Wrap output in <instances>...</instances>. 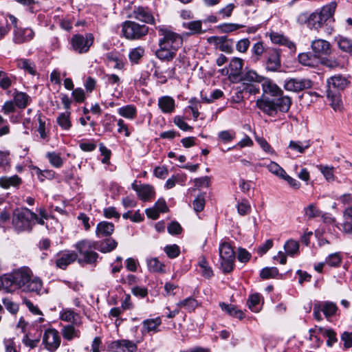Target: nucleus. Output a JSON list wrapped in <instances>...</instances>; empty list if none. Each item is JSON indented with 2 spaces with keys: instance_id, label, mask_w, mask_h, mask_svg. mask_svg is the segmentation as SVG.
Returning a JSON list of instances; mask_svg holds the SVG:
<instances>
[{
  "instance_id": "obj_1",
  "label": "nucleus",
  "mask_w": 352,
  "mask_h": 352,
  "mask_svg": "<svg viewBox=\"0 0 352 352\" xmlns=\"http://www.w3.org/2000/svg\"><path fill=\"white\" fill-rule=\"evenodd\" d=\"M336 6V3L333 1L324 6L320 11L300 12L297 16L296 21L300 25H306L311 30L319 31L333 19Z\"/></svg>"
},
{
  "instance_id": "obj_2",
  "label": "nucleus",
  "mask_w": 352,
  "mask_h": 352,
  "mask_svg": "<svg viewBox=\"0 0 352 352\" xmlns=\"http://www.w3.org/2000/svg\"><path fill=\"white\" fill-rule=\"evenodd\" d=\"M292 100L289 96H282L276 100H270L269 98H261L256 100L257 107L263 113L273 116L276 115L278 111L286 113L291 107Z\"/></svg>"
},
{
  "instance_id": "obj_3",
  "label": "nucleus",
  "mask_w": 352,
  "mask_h": 352,
  "mask_svg": "<svg viewBox=\"0 0 352 352\" xmlns=\"http://www.w3.org/2000/svg\"><path fill=\"white\" fill-rule=\"evenodd\" d=\"M36 217V213L28 208L17 209L13 212L12 223L18 232L30 231L34 225L32 223V217Z\"/></svg>"
},
{
  "instance_id": "obj_4",
  "label": "nucleus",
  "mask_w": 352,
  "mask_h": 352,
  "mask_svg": "<svg viewBox=\"0 0 352 352\" xmlns=\"http://www.w3.org/2000/svg\"><path fill=\"white\" fill-rule=\"evenodd\" d=\"M220 267L224 273L230 272L234 268L235 252L232 245L226 242H221L219 248Z\"/></svg>"
},
{
  "instance_id": "obj_5",
  "label": "nucleus",
  "mask_w": 352,
  "mask_h": 352,
  "mask_svg": "<svg viewBox=\"0 0 352 352\" xmlns=\"http://www.w3.org/2000/svg\"><path fill=\"white\" fill-rule=\"evenodd\" d=\"M158 30L160 35L162 36L159 41L167 46V47L172 51L176 52L178 49L182 46L183 39L179 34L164 27H160Z\"/></svg>"
},
{
  "instance_id": "obj_6",
  "label": "nucleus",
  "mask_w": 352,
  "mask_h": 352,
  "mask_svg": "<svg viewBox=\"0 0 352 352\" xmlns=\"http://www.w3.org/2000/svg\"><path fill=\"white\" fill-rule=\"evenodd\" d=\"M148 32V28L146 25H140L134 21H125L122 25V32L128 39H139L146 35Z\"/></svg>"
},
{
  "instance_id": "obj_7",
  "label": "nucleus",
  "mask_w": 352,
  "mask_h": 352,
  "mask_svg": "<svg viewBox=\"0 0 352 352\" xmlns=\"http://www.w3.org/2000/svg\"><path fill=\"white\" fill-rule=\"evenodd\" d=\"M76 249L83 256L84 261L87 264H94L97 261L98 254L91 250L94 248V243L90 241H81L76 243Z\"/></svg>"
},
{
  "instance_id": "obj_8",
  "label": "nucleus",
  "mask_w": 352,
  "mask_h": 352,
  "mask_svg": "<svg viewBox=\"0 0 352 352\" xmlns=\"http://www.w3.org/2000/svg\"><path fill=\"white\" fill-rule=\"evenodd\" d=\"M93 42L94 36L91 34H87L85 36L77 34L74 36L72 39V47L78 53H85L88 52Z\"/></svg>"
},
{
  "instance_id": "obj_9",
  "label": "nucleus",
  "mask_w": 352,
  "mask_h": 352,
  "mask_svg": "<svg viewBox=\"0 0 352 352\" xmlns=\"http://www.w3.org/2000/svg\"><path fill=\"white\" fill-rule=\"evenodd\" d=\"M43 342L48 351H55L60 344V338L58 331L52 329L46 330L43 336Z\"/></svg>"
},
{
  "instance_id": "obj_10",
  "label": "nucleus",
  "mask_w": 352,
  "mask_h": 352,
  "mask_svg": "<svg viewBox=\"0 0 352 352\" xmlns=\"http://www.w3.org/2000/svg\"><path fill=\"white\" fill-rule=\"evenodd\" d=\"M312 82L307 78H296L288 80L285 84V88L294 92L300 91L312 87Z\"/></svg>"
},
{
  "instance_id": "obj_11",
  "label": "nucleus",
  "mask_w": 352,
  "mask_h": 352,
  "mask_svg": "<svg viewBox=\"0 0 352 352\" xmlns=\"http://www.w3.org/2000/svg\"><path fill=\"white\" fill-rule=\"evenodd\" d=\"M265 62L266 69L270 72H277L281 67L280 52L276 48L270 49L267 52Z\"/></svg>"
},
{
  "instance_id": "obj_12",
  "label": "nucleus",
  "mask_w": 352,
  "mask_h": 352,
  "mask_svg": "<svg viewBox=\"0 0 352 352\" xmlns=\"http://www.w3.org/2000/svg\"><path fill=\"white\" fill-rule=\"evenodd\" d=\"M78 255L74 252L69 250L58 252L55 258V263L57 267L65 270L69 265L74 262Z\"/></svg>"
},
{
  "instance_id": "obj_13",
  "label": "nucleus",
  "mask_w": 352,
  "mask_h": 352,
  "mask_svg": "<svg viewBox=\"0 0 352 352\" xmlns=\"http://www.w3.org/2000/svg\"><path fill=\"white\" fill-rule=\"evenodd\" d=\"M34 36V32L32 29L19 28L14 29L12 41L16 44H22L29 42Z\"/></svg>"
},
{
  "instance_id": "obj_14",
  "label": "nucleus",
  "mask_w": 352,
  "mask_h": 352,
  "mask_svg": "<svg viewBox=\"0 0 352 352\" xmlns=\"http://www.w3.org/2000/svg\"><path fill=\"white\" fill-rule=\"evenodd\" d=\"M243 63V60L239 58H233L229 64L228 73L229 78L232 81H237L242 74Z\"/></svg>"
},
{
  "instance_id": "obj_15",
  "label": "nucleus",
  "mask_w": 352,
  "mask_h": 352,
  "mask_svg": "<svg viewBox=\"0 0 352 352\" xmlns=\"http://www.w3.org/2000/svg\"><path fill=\"white\" fill-rule=\"evenodd\" d=\"M311 47L317 57L322 55H328L331 52L330 43L327 41L321 38L313 41Z\"/></svg>"
},
{
  "instance_id": "obj_16",
  "label": "nucleus",
  "mask_w": 352,
  "mask_h": 352,
  "mask_svg": "<svg viewBox=\"0 0 352 352\" xmlns=\"http://www.w3.org/2000/svg\"><path fill=\"white\" fill-rule=\"evenodd\" d=\"M12 274L16 288L23 289L31 276V271L28 268H21Z\"/></svg>"
},
{
  "instance_id": "obj_17",
  "label": "nucleus",
  "mask_w": 352,
  "mask_h": 352,
  "mask_svg": "<svg viewBox=\"0 0 352 352\" xmlns=\"http://www.w3.org/2000/svg\"><path fill=\"white\" fill-rule=\"evenodd\" d=\"M342 222L337 227L344 233L352 235V206L347 207L343 211Z\"/></svg>"
},
{
  "instance_id": "obj_18",
  "label": "nucleus",
  "mask_w": 352,
  "mask_h": 352,
  "mask_svg": "<svg viewBox=\"0 0 352 352\" xmlns=\"http://www.w3.org/2000/svg\"><path fill=\"white\" fill-rule=\"evenodd\" d=\"M111 349L116 352H135L137 350V345L132 341L121 340L113 342Z\"/></svg>"
},
{
  "instance_id": "obj_19",
  "label": "nucleus",
  "mask_w": 352,
  "mask_h": 352,
  "mask_svg": "<svg viewBox=\"0 0 352 352\" xmlns=\"http://www.w3.org/2000/svg\"><path fill=\"white\" fill-rule=\"evenodd\" d=\"M94 243V249H96L102 253L111 252L118 246V242L112 238H107L104 240L95 242Z\"/></svg>"
},
{
  "instance_id": "obj_20",
  "label": "nucleus",
  "mask_w": 352,
  "mask_h": 352,
  "mask_svg": "<svg viewBox=\"0 0 352 352\" xmlns=\"http://www.w3.org/2000/svg\"><path fill=\"white\" fill-rule=\"evenodd\" d=\"M133 16L146 23H154V17L147 8L139 6L133 11Z\"/></svg>"
},
{
  "instance_id": "obj_21",
  "label": "nucleus",
  "mask_w": 352,
  "mask_h": 352,
  "mask_svg": "<svg viewBox=\"0 0 352 352\" xmlns=\"http://www.w3.org/2000/svg\"><path fill=\"white\" fill-rule=\"evenodd\" d=\"M270 38L272 42L274 44L286 46L292 52H294L296 50V46L294 43L289 40V38L285 36L283 34L272 32L270 34Z\"/></svg>"
},
{
  "instance_id": "obj_22",
  "label": "nucleus",
  "mask_w": 352,
  "mask_h": 352,
  "mask_svg": "<svg viewBox=\"0 0 352 352\" xmlns=\"http://www.w3.org/2000/svg\"><path fill=\"white\" fill-rule=\"evenodd\" d=\"M348 85V80L341 75H336L327 80L328 89L336 91L344 89Z\"/></svg>"
},
{
  "instance_id": "obj_23",
  "label": "nucleus",
  "mask_w": 352,
  "mask_h": 352,
  "mask_svg": "<svg viewBox=\"0 0 352 352\" xmlns=\"http://www.w3.org/2000/svg\"><path fill=\"white\" fill-rule=\"evenodd\" d=\"M182 26L189 30V32L185 34L188 36L201 34L206 32V30L202 29V21L200 20L184 22Z\"/></svg>"
},
{
  "instance_id": "obj_24",
  "label": "nucleus",
  "mask_w": 352,
  "mask_h": 352,
  "mask_svg": "<svg viewBox=\"0 0 352 352\" xmlns=\"http://www.w3.org/2000/svg\"><path fill=\"white\" fill-rule=\"evenodd\" d=\"M158 107L164 113H170L175 108V100L170 96H162L159 98Z\"/></svg>"
},
{
  "instance_id": "obj_25",
  "label": "nucleus",
  "mask_w": 352,
  "mask_h": 352,
  "mask_svg": "<svg viewBox=\"0 0 352 352\" xmlns=\"http://www.w3.org/2000/svg\"><path fill=\"white\" fill-rule=\"evenodd\" d=\"M17 289L12 274L0 276V291L12 292Z\"/></svg>"
},
{
  "instance_id": "obj_26",
  "label": "nucleus",
  "mask_w": 352,
  "mask_h": 352,
  "mask_svg": "<svg viewBox=\"0 0 352 352\" xmlns=\"http://www.w3.org/2000/svg\"><path fill=\"white\" fill-rule=\"evenodd\" d=\"M114 231V225L107 221H101L96 226V234L98 237L111 236Z\"/></svg>"
},
{
  "instance_id": "obj_27",
  "label": "nucleus",
  "mask_w": 352,
  "mask_h": 352,
  "mask_svg": "<svg viewBox=\"0 0 352 352\" xmlns=\"http://www.w3.org/2000/svg\"><path fill=\"white\" fill-rule=\"evenodd\" d=\"M43 287V283L39 278L34 277L30 276L28 283H26L25 287L22 291L25 292H34L38 294Z\"/></svg>"
},
{
  "instance_id": "obj_28",
  "label": "nucleus",
  "mask_w": 352,
  "mask_h": 352,
  "mask_svg": "<svg viewBox=\"0 0 352 352\" xmlns=\"http://www.w3.org/2000/svg\"><path fill=\"white\" fill-rule=\"evenodd\" d=\"M262 80L263 77L258 75L254 70L245 69L237 81H243L245 85H247L250 82H260Z\"/></svg>"
},
{
  "instance_id": "obj_29",
  "label": "nucleus",
  "mask_w": 352,
  "mask_h": 352,
  "mask_svg": "<svg viewBox=\"0 0 352 352\" xmlns=\"http://www.w3.org/2000/svg\"><path fill=\"white\" fill-rule=\"evenodd\" d=\"M160 48L155 52L156 56L162 60H171L176 55V52L168 48L167 46L159 41Z\"/></svg>"
},
{
  "instance_id": "obj_30",
  "label": "nucleus",
  "mask_w": 352,
  "mask_h": 352,
  "mask_svg": "<svg viewBox=\"0 0 352 352\" xmlns=\"http://www.w3.org/2000/svg\"><path fill=\"white\" fill-rule=\"evenodd\" d=\"M21 178L15 175L11 177L3 176L0 177V186L8 189L10 187H19L21 184Z\"/></svg>"
},
{
  "instance_id": "obj_31",
  "label": "nucleus",
  "mask_w": 352,
  "mask_h": 352,
  "mask_svg": "<svg viewBox=\"0 0 352 352\" xmlns=\"http://www.w3.org/2000/svg\"><path fill=\"white\" fill-rule=\"evenodd\" d=\"M262 87L265 94H270L272 96H280L283 94L281 89L270 80H265L263 82Z\"/></svg>"
},
{
  "instance_id": "obj_32",
  "label": "nucleus",
  "mask_w": 352,
  "mask_h": 352,
  "mask_svg": "<svg viewBox=\"0 0 352 352\" xmlns=\"http://www.w3.org/2000/svg\"><path fill=\"white\" fill-rule=\"evenodd\" d=\"M133 188L138 192V197L142 200H147L153 196L154 190L149 185H141L140 186L133 185Z\"/></svg>"
},
{
  "instance_id": "obj_33",
  "label": "nucleus",
  "mask_w": 352,
  "mask_h": 352,
  "mask_svg": "<svg viewBox=\"0 0 352 352\" xmlns=\"http://www.w3.org/2000/svg\"><path fill=\"white\" fill-rule=\"evenodd\" d=\"M327 98L331 101V106L336 111L342 109V102L338 91L333 89H327Z\"/></svg>"
},
{
  "instance_id": "obj_34",
  "label": "nucleus",
  "mask_w": 352,
  "mask_h": 352,
  "mask_svg": "<svg viewBox=\"0 0 352 352\" xmlns=\"http://www.w3.org/2000/svg\"><path fill=\"white\" fill-rule=\"evenodd\" d=\"M298 61L303 65L313 67L318 63V57L310 53H301L298 55Z\"/></svg>"
},
{
  "instance_id": "obj_35",
  "label": "nucleus",
  "mask_w": 352,
  "mask_h": 352,
  "mask_svg": "<svg viewBox=\"0 0 352 352\" xmlns=\"http://www.w3.org/2000/svg\"><path fill=\"white\" fill-rule=\"evenodd\" d=\"M16 65L19 68L31 75H35L36 73L35 65L29 59L21 58L16 60Z\"/></svg>"
},
{
  "instance_id": "obj_36",
  "label": "nucleus",
  "mask_w": 352,
  "mask_h": 352,
  "mask_svg": "<svg viewBox=\"0 0 352 352\" xmlns=\"http://www.w3.org/2000/svg\"><path fill=\"white\" fill-rule=\"evenodd\" d=\"M118 113L122 117L129 120H133L137 116L136 108L133 105L128 104L118 109Z\"/></svg>"
},
{
  "instance_id": "obj_37",
  "label": "nucleus",
  "mask_w": 352,
  "mask_h": 352,
  "mask_svg": "<svg viewBox=\"0 0 352 352\" xmlns=\"http://www.w3.org/2000/svg\"><path fill=\"white\" fill-rule=\"evenodd\" d=\"M148 270L152 272H164L165 265L160 262L157 258H150L146 259Z\"/></svg>"
},
{
  "instance_id": "obj_38",
  "label": "nucleus",
  "mask_w": 352,
  "mask_h": 352,
  "mask_svg": "<svg viewBox=\"0 0 352 352\" xmlns=\"http://www.w3.org/2000/svg\"><path fill=\"white\" fill-rule=\"evenodd\" d=\"M311 146L309 140L305 141H294L291 140L289 142L288 148L297 151L300 153H304L305 151L309 148Z\"/></svg>"
},
{
  "instance_id": "obj_39",
  "label": "nucleus",
  "mask_w": 352,
  "mask_h": 352,
  "mask_svg": "<svg viewBox=\"0 0 352 352\" xmlns=\"http://www.w3.org/2000/svg\"><path fill=\"white\" fill-rule=\"evenodd\" d=\"M219 305L221 309L226 311L230 316L236 317L239 319L243 318L244 314L243 311L238 309L234 305H228L224 302L220 303Z\"/></svg>"
},
{
  "instance_id": "obj_40",
  "label": "nucleus",
  "mask_w": 352,
  "mask_h": 352,
  "mask_svg": "<svg viewBox=\"0 0 352 352\" xmlns=\"http://www.w3.org/2000/svg\"><path fill=\"white\" fill-rule=\"evenodd\" d=\"M144 55V49L138 46L133 48L129 53V58L132 64H138Z\"/></svg>"
},
{
  "instance_id": "obj_41",
  "label": "nucleus",
  "mask_w": 352,
  "mask_h": 352,
  "mask_svg": "<svg viewBox=\"0 0 352 352\" xmlns=\"http://www.w3.org/2000/svg\"><path fill=\"white\" fill-rule=\"evenodd\" d=\"M261 296L258 293L250 296L247 304L252 311L257 313L261 310Z\"/></svg>"
},
{
  "instance_id": "obj_42",
  "label": "nucleus",
  "mask_w": 352,
  "mask_h": 352,
  "mask_svg": "<svg viewBox=\"0 0 352 352\" xmlns=\"http://www.w3.org/2000/svg\"><path fill=\"white\" fill-rule=\"evenodd\" d=\"M106 58L109 64H112L114 69H122L124 67V63L116 52H109L106 54Z\"/></svg>"
},
{
  "instance_id": "obj_43",
  "label": "nucleus",
  "mask_w": 352,
  "mask_h": 352,
  "mask_svg": "<svg viewBox=\"0 0 352 352\" xmlns=\"http://www.w3.org/2000/svg\"><path fill=\"white\" fill-rule=\"evenodd\" d=\"M16 78L3 71H0V87L3 90L8 89L15 81Z\"/></svg>"
},
{
  "instance_id": "obj_44",
  "label": "nucleus",
  "mask_w": 352,
  "mask_h": 352,
  "mask_svg": "<svg viewBox=\"0 0 352 352\" xmlns=\"http://www.w3.org/2000/svg\"><path fill=\"white\" fill-rule=\"evenodd\" d=\"M61 333L63 338L67 340H72L74 338H78L80 336V331L71 324L63 327Z\"/></svg>"
},
{
  "instance_id": "obj_45",
  "label": "nucleus",
  "mask_w": 352,
  "mask_h": 352,
  "mask_svg": "<svg viewBox=\"0 0 352 352\" xmlns=\"http://www.w3.org/2000/svg\"><path fill=\"white\" fill-rule=\"evenodd\" d=\"M161 318L157 317L152 319H147L143 321V329L147 332L156 331L158 327L161 324Z\"/></svg>"
},
{
  "instance_id": "obj_46",
  "label": "nucleus",
  "mask_w": 352,
  "mask_h": 352,
  "mask_svg": "<svg viewBox=\"0 0 352 352\" xmlns=\"http://www.w3.org/2000/svg\"><path fill=\"white\" fill-rule=\"evenodd\" d=\"M177 306L179 308H184L188 311H192L199 306V303L195 298L189 297L179 301Z\"/></svg>"
},
{
  "instance_id": "obj_47",
  "label": "nucleus",
  "mask_w": 352,
  "mask_h": 352,
  "mask_svg": "<svg viewBox=\"0 0 352 352\" xmlns=\"http://www.w3.org/2000/svg\"><path fill=\"white\" fill-rule=\"evenodd\" d=\"M338 47L343 52L352 53V40L344 36L336 38Z\"/></svg>"
},
{
  "instance_id": "obj_48",
  "label": "nucleus",
  "mask_w": 352,
  "mask_h": 352,
  "mask_svg": "<svg viewBox=\"0 0 352 352\" xmlns=\"http://www.w3.org/2000/svg\"><path fill=\"white\" fill-rule=\"evenodd\" d=\"M284 249L287 255L293 256L298 252L299 243L295 240L289 239L285 243Z\"/></svg>"
},
{
  "instance_id": "obj_49",
  "label": "nucleus",
  "mask_w": 352,
  "mask_h": 352,
  "mask_svg": "<svg viewBox=\"0 0 352 352\" xmlns=\"http://www.w3.org/2000/svg\"><path fill=\"white\" fill-rule=\"evenodd\" d=\"M14 100L15 104L21 108L24 109L28 105V103L30 100V97L28 94L23 92H18L15 94L14 97Z\"/></svg>"
},
{
  "instance_id": "obj_50",
  "label": "nucleus",
  "mask_w": 352,
  "mask_h": 352,
  "mask_svg": "<svg viewBox=\"0 0 352 352\" xmlns=\"http://www.w3.org/2000/svg\"><path fill=\"white\" fill-rule=\"evenodd\" d=\"M69 112L62 113L57 118L58 124L64 130H69L72 126Z\"/></svg>"
},
{
  "instance_id": "obj_51",
  "label": "nucleus",
  "mask_w": 352,
  "mask_h": 352,
  "mask_svg": "<svg viewBox=\"0 0 352 352\" xmlns=\"http://www.w3.org/2000/svg\"><path fill=\"white\" fill-rule=\"evenodd\" d=\"M200 273L206 278H210L212 276V270L209 267L208 262L204 257H201L198 263Z\"/></svg>"
},
{
  "instance_id": "obj_52",
  "label": "nucleus",
  "mask_w": 352,
  "mask_h": 352,
  "mask_svg": "<svg viewBox=\"0 0 352 352\" xmlns=\"http://www.w3.org/2000/svg\"><path fill=\"white\" fill-rule=\"evenodd\" d=\"M320 305L321 306L322 311L327 318L332 316L337 311V306L333 302H324Z\"/></svg>"
},
{
  "instance_id": "obj_53",
  "label": "nucleus",
  "mask_w": 352,
  "mask_h": 352,
  "mask_svg": "<svg viewBox=\"0 0 352 352\" xmlns=\"http://www.w3.org/2000/svg\"><path fill=\"white\" fill-rule=\"evenodd\" d=\"M265 167L270 173L280 179L285 173V170L275 162H270Z\"/></svg>"
},
{
  "instance_id": "obj_54",
  "label": "nucleus",
  "mask_w": 352,
  "mask_h": 352,
  "mask_svg": "<svg viewBox=\"0 0 352 352\" xmlns=\"http://www.w3.org/2000/svg\"><path fill=\"white\" fill-rule=\"evenodd\" d=\"M317 167L320 170V172L322 173V175L327 181L331 182L334 180V168L333 166L320 164L318 165Z\"/></svg>"
},
{
  "instance_id": "obj_55",
  "label": "nucleus",
  "mask_w": 352,
  "mask_h": 352,
  "mask_svg": "<svg viewBox=\"0 0 352 352\" xmlns=\"http://www.w3.org/2000/svg\"><path fill=\"white\" fill-rule=\"evenodd\" d=\"M235 138V132L232 130L220 131L218 133V139L223 143L232 141Z\"/></svg>"
},
{
  "instance_id": "obj_56",
  "label": "nucleus",
  "mask_w": 352,
  "mask_h": 352,
  "mask_svg": "<svg viewBox=\"0 0 352 352\" xmlns=\"http://www.w3.org/2000/svg\"><path fill=\"white\" fill-rule=\"evenodd\" d=\"M47 157L48 158L50 164L56 168H59L63 165V160L60 155L56 153H48L47 154Z\"/></svg>"
},
{
  "instance_id": "obj_57",
  "label": "nucleus",
  "mask_w": 352,
  "mask_h": 352,
  "mask_svg": "<svg viewBox=\"0 0 352 352\" xmlns=\"http://www.w3.org/2000/svg\"><path fill=\"white\" fill-rule=\"evenodd\" d=\"M192 206L196 212L202 211L205 206V194L199 195L193 201Z\"/></svg>"
},
{
  "instance_id": "obj_58",
  "label": "nucleus",
  "mask_w": 352,
  "mask_h": 352,
  "mask_svg": "<svg viewBox=\"0 0 352 352\" xmlns=\"http://www.w3.org/2000/svg\"><path fill=\"white\" fill-rule=\"evenodd\" d=\"M278 274V270L276 267H265L260 273V276L263 279L274 278Z\"/></svg>"
},
{
  "instance_id": "obj_59",
  "label": "nucleus",
  "mask_w": 352,
  "mask_h": 352,
  "mask_svg": "<svg viewBox=\"0 0 352 352\" xmlns=\"http://www.w3.org/2000/svg\"><path fill=\"white\" fill-rule=\"evenodd\" d=\"M164 252L169 258H174L179 255L180 250L178 245L174 244L166 245L164 248Z\"/></svg>"
},
{
  "instance_id": "obj_60",
  "label": "nucleus",
  "mask_w": 352,
  "mask_h": 352,
  "mask_svg": "<svg viewBox=\"0 0 352 352\" xmlns=\"http://www.w3.org/2000/svg\"><path fill=\"white\" fill-rule=\"evenodd\" d=\"M78 315L72 309H63L60 314L61 320L67 322H75Z\"/></svg>"
},
{
  "instance_id": "obj_61",
  "label": "nucleus",
  "mask_w": 352,
  "mask_h": 352,
  "mask_svg": "<svg viewBox=\"0 0 352 352\" xmlns=\"http://www.w3.org/2000/svg\"><path fill=\"white\" fill-rule=\"evenodd\" d=\"M305 216L309 219L319 217L321 212L314 205L310 204L305 208Z\"/></svg>"
},
{
  "instance_id": "obj_62",
  "label": "nucleus",
  "mask_w": 352,
  "mask_h": 352,
  "mask_svg": "<svg viewBox=\"0 0 352 352\" xmlns=\"http://www.w3.org/2000/svg\"><path fill=\"white\" fill-rule=\"evenodd\" d=\"M175 125H177L180 129L183 131H190L192 130V127L189 126L185 121L184 118L182 116H177L174 118L173 120Z\"/></svg>"
},
{
  "instance_id": "obj_63",
  "label": "nucleus",
  "mask_w": 352,
  "mask_h": 352,
  "mask_svg": "<svg viewBox=\"0 0 352 352\" xmlns=\"http://www.w3.org/2000/svg\"><path fill=\"white\" fill-rule=\"evenodd\" d=\"M342 258L338 253L330 254L326 260V263L331 267H338L341 263Z\"/></svg>"
},
{
  "instance_id": "obj_64",
  "label": "nucleus",
  "mask_w": 352,
  "mask_h": 352,
  "mask_svg": "<svg viewBox=\"0 0 352 352\" xmlns=\"http://www.w3.org/2000/svg\"><path fill=\"white\" fill-rule=\"evenodd\" d=\"M250 205L247 200L243 201L237 205V211L240 215L244 216L250 213Z\"/></svg>"
}]
</instances>
